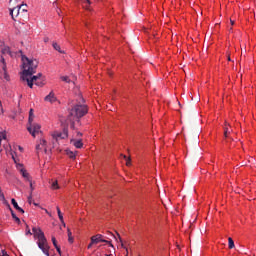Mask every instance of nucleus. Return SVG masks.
<instances>
[{
    "instance_id": "1",
    "label": "nucleus",
    "mask_w": 256,
    "mask_h": 256,
    "mask_svg": "<svg viewBox=\"0 0 256 256\" xmlns=\"http://www.w3.org/2000/svg\"><path fill=\"white\" fill-rule=\"evenodd\" d=\"M88 111L87 105H85V99H83V96H78V102L70 110L68 115V121L71 123L72 129H75V121H78L81 117H85Z\"/></svg>"
},
{
    "instance_id": "6",
    "label": "nucleus",
    "mask_w": 256,
    "mask_h": 256,
    "mask_svg": "<svg viewBox=\"0 0 256 256\" xmlns=\"http://www.w3.org/2000/svg\"><path fill=\"white\" fill-rule=\"evenodd\" d=\"M27 131L30 132L32 137H36V135L41 132V125L33 124V122H31V124H28L27 126Z\"/></svg>"
},
{
    "instance_id": "12",
    "label": "nucleus",
    "mask_w": 256,
    "mask_h": 256,
    "mask_svg": "<svg viewBox=\"0 0 256 256\" xmlns=\"http://www.w3.org/2000/svg\"><path fill=\"white\" fill-rule=\"evenodd\" d=\"M45 101H47L48 103H55L57 102V97L55 96V93L53 91H51L45 98Z\"/></svg>"
},
{
    "instance_id": "27",
    "label": "nucleus",
    "mask_w": 256,
    "mask_h": 256,
    "mask_svg": "<svg viewBox=\"0 0 256 256\" xmlns=\"http://www.w3.org/2000/svg\"><path fill=\"white\" fill-rule=\"evenodd\" d=\"M61 80L64 81V83H71V79H69V76H61Z\"/></svg>"
},
{
    "instance_id": "46",
    "label": "nucleus",
    "mask_w": 256,
    "mask_h": 256,
    "mask_svg": "<svg viewBox=\"0 0 256 256\" xmlns=\"http://www.w3.org/2000/svg\"><path fill=\"white\" fill-rule=\"evenodd\" d=\"M19 151H23V147L19 146L18 147Z\"/></svg>"
},
{
    "instance_id": "30",
    "label": "nucleus",
    "mask_w": 256,
    "mask_h": 256,
    "mask_svg": "<svg viewBox=\"0 0 256 256\" xmlns=\"http://www.w3.org/2000/svg\"><path fill=\"white\" fill-rule=\"evenodd\" d=\"M67 155L70 157V159H75V153H73V151H68Z\"/></svg>"
},
{
    "instance_id": "47",
    "label": "nucleus",
    "mask_w": 256,
    "mask_h": 256,
    "mask_svg": "<svg viewBox=\"0 0 256 256\" xmlns=\"http://www.w3.org/2000/svg\"><path fill=\"white\" fill-rule=\"evenodd\" d=\"M86 2L88 3V5H90V4H91V1H89V0H86Z\"/></svg>"
},
{
    "instance_id": "25",
    "label": "nucleus",
    "mask_w": 256,
    "mask_h": 256,
    "mask_svg": "<svg viewBox=\"0 0 256 256\" xmlns=\"http://www.w3.org/2000/svg\"><path fill=\"white\" fill-rule=\"evenodd\" d=\"M52 46L54 47L55 51H58L59 53H63V51H61V46H59L57 42H54Z\"/></svg>"
},
{
    "instance_id": "44",
    "label": "nucleus",
    "mask_w": 256,
    "mask_h": 256,
    "mask_svg": "<svg viewBox=\"0 0 256 256\" xmlns=\"http://www.w3.org/2000/svg\"><path fill=\"white\" fill-rule=\"evenodd\" d=\"M0 110L3 111V105L1 104V101H0Z\"/></svg>"
},
{
    "instance_id": "10",
    "label": "nucleus",
    "mask_w": 256,
    "mask_h": 256,
    "mask_svg": "<svg viewBox=\"0 0 256 256\" xmlns=\"http://www.w3.org/2000/svg\"><path fill=\"white\" fill-rule=\"evenodd\" d=\"M70 143L76 147V149H83V140L81 138H73Z\"/></svg>"
},
{
    "instance_id": "3",
    "label": "nucleus",
    "mask_w": 256,
    "mask_h": 256,
    "mask_svg": "<svg viewBox=\"0 0 256 256\" xmlns=\"http://www.w3.org/2000/svg\"><path fill=\"white\" fill-rule=\"evenodd\" d=\"M92 243L97 245V243H107L109 247H112V249H115V246H113V243H111V238L109 236H103L102 234H96L91 237Z\"/></svg>"
},
{
    "instance_id": "20",
    "label": "nucleus",
    "mask_w": 256,
    "mask_h": 256,
    "mask_svg": "<svg viewBox=\"0 0 256 256\" xmlns=\"http://www.w3.org/2000/svg\"><path fill=\"white\" fill-rule=\"evenodd\" d=\"M1 53L2 55H9V53H11V49L8 46H5L1 49Z\"/></svg>"
},
{
    "instance_id": "45",
    "label": "nucleus",
    "mask_w": 256,
    "mask_h": 256,
    "mask_svg": "<svg viewBox=\"0 0 256 256\" xmlns=\"http://www.w3.org/2000/svg\"><path fill=\"white\" fill-rule=\"evenodd\" d=\"M231 25H235V21L230 20Z\"/></svg>"
},
{
    "instance_id": "31",
    "label": "nucleus",
    "mask_w": 256,
    "mask_h": 256,
    "mask_svg": "<svg viewBox=\"0 0 256 256\" xmlns=\"http://www.w3.org/2000/svg\"><path fill=\"white\" fill-rule=\"evenodd\" d=\"M106 237H109V239H111V237H113V239H117L116 236H114V234L112 232H107V236Z\"/></svg>"
},
{
    "instance_id": "9",
    "label": "nucleus",
    "mask_w": 256,
    "mask_h": 256,
    "mask_svg": "<svg viewBox=\"0 0 256 256\" xmlns=\"http://www.w3.org/2000/svg\"><path fill=\"white\" fill-rule=\"evenodd\" d=\"M17 7H21L20 19H22V21H27V19H29V14L27 13V4H21Z\"/></svg>"
},
{
    "instance_id": "17",
    "label": "nucleus",
    "mask_w": 256,
    "mask_h": 256,
    "mask_svg": "<svg viewBox=\"0 0 256 256\" xmlns=\"http://www.w3.org/2000/svg\"><path fill=\"white\" fill-rule=\"evenodd\" d=\"M231 131H233V130H231L230 128H229V124H225V127H224V136L225 137H228L229 136V133H231Z\"/></svg>"
},
{
    "instance_id": "15",
    "label": "nucleus",
    "mask_w": 256,
    "mask_h": 256,
    "mask_svg": "<svg viewBox=\"0 0 256 256\" xmlns=\"http://www.w3.org/2000/svg\"><path fill=\"white\" fill-rule=\"evenodd\" d=\"M11 203H12L14 209H16V211H19V213H25V210H23V208L19 207V204L17 203L15 198H12Z\"/></svg>"
},
{
    "instance_id": "34",
    "label": "nucleus",
    "mask_w": 256,
    "mask_h": 256,
    "mask_svg": "<svg viewBox=\"0 0 256 256\" xmlns=\"http://www.w3.org/2000/svg\"><path fill=\"white\" fill-rule=\"evenodd\" d=\"M29 183H30V189H31V195H33V190L35 189L34 187H33V182H31V180L29 181Z\"/></svg>"
},
{
    "instance_id": "50",
    "label": "nucleus",
    "mask_w": 256,
    "mask_h": 256,
    "mask_svg": "<svg viewBox=\"0 0 256 256\" xmlns=\"http://www.w3.org/2000/svg\"><path fill=\"white\" fill-rule=\"evenodd\" d=\"M12 159H15V156L12 155Z\"/></svg>"
},
{
    "instance_id": "5",
    "label": "nucleus",
    "mask_w": 256,
    "mask_h": 256,
    "mask_svg": "<svg viewBox=\"0 0 256 256\" xmlns=\"http://www.w3.org/2000/svg\"><path fill=\"white\" fill-rule=\"evenodd\" d=\"M53 139H55L56 141H59L61 139H67V137H69V130L67 128H64L62 132L59 131H55L52 134Z\"/></svg>"
},
{
    "instance_id": "32",
    "label": "nucleus",
    "mask_w": 256,
    "mask_h": 256,
    "mask_svg": "<svg viewBox=\"0 0 256 256\" xmlns=\"http://www.w3.org/2000/svg\"><path fill=\"white\" fill-rule=\"evenodd\" d=\"M26 235H33V233H31V229H29V225H26Z\"/></svg>"
},
{
    "instance_id": "26",
    "label": "nucleus",
    "mask_w": 256,
    "mask_h": 256,
    "mask_svg": "<svg viewBox=\"0 0 256 256\" xmlns=\"http://www.w3.org/2000/svg\"><path fill=\"white\" fill-rule=\"evenodd\" d=\"M33 109H30L29 111V118H28V123L29 125H31V123H33Z\"/></svg>"
},
{
    "instance_id": "11",
    "label": "nucleus",
    "mask_w": 256,
    "mask_h": 256,
    "mask_svg": "<svg viewBox=\"0 0 256 256\" xmlns=\"http://www.w3.org/2000/svg\"><path fill=\"white\" fill-rule=\"evenodd\" d=\"M10 15L12 19H15V17H21V7H14L10 9Z\"/></svg>"
},
{
    "instance_id": "40",
    "label": "nucleus",
    "mask_w": 256,
    "mask_h": 256,
    "mask_svg": "<svg viewBox=\"0 0 256 256\" xmlns=\"http://www.w3.org/2000/svg\"><path fill=\"white\" fill-rule=\"evenodd\" d=\"M93 245H95V243H93V240H91L90 244L88 245V249H91V247H93Z\"/></svg>"
},
{
    "instance_id": "18",
    "label": "nucleus",
    "mask_w": 256,
    "mask_h": 256,
    "mask_svg": "<svg viewBox=\"0 0 256 256\" xmlns=\"http://www.w3.org/2000/svg\"><path fill=\"white\" fill-rule=\"evenodd\" d=\"M117 236H118V239H119V241L121 243V247L123 249H126V256L129 255V250L127 249V247H125V244H123V239H121V235H119V233H117Z\"/></svg>"
},
{
    "instance_id": "49",
    "label": "nucleus",
    "mask_w": 256,
    "mask_h": 256,
    "mask_svg": "<svg viewBox=\"0 0 256 256\" xmlns=\"http://www.w3.org/2000/svg\"><path fill=\"white\" fill-rule=\"evenodd\" d=\"M228 61H231V57L228 56Z\"/></svg>"
},
{
    "instance_id": "14",
    "label": "nucleus",
    "mask_w": 256,
    "mask_h": 256,
    "mask_svg": "<svg viewBox=\"0 0 256 256\" xmlns=\"http://www.w3.org/2000/svg\"><path fill=\"white\" fill-rule=\"evenodd\" d=\"M0 75L1 77H3V79L9 81V74H7V64H4V66H2V71H0Z\"/></svg>"
},
{
    "instance_id": "16",
    "label": "nucleus",
    "mask_w": 256,
    "mask_h": 256,
    "mask_svg": "<svg viewBox=\"0 0 256 256\" xmlns=\"http://www.w3.org/2000/svg\"><path fill=\"white\" fill-rule=\"evenodd\" d=\"M20 173L22 177L26 179V181H31V178H29V174L27 173V170H25V168H20Z\"/></svg>"
},
{
    "instance_id": "41",
    "label": "nucleus",
    "mask_w": 256,
    "mask_h": 256,
    "mask_svg": "<svg viewBox=\"0 0 256 256\" xmlns=\"http://www.w3.org/2000/svg\"><path fill=\"white\" fill-rule=\"evenodd\" d=\"M44 43H49V37L44 38Z\"/></svg>"
},
{
    "instance_id": "48",
    "label": "nucleus",
    "mask_w": 256,
    "mask_h": 256,
    "mask_svg": "<svg viewBox=\"0 0 256 256\" xmlns=\"http://www.w3.org/2000/svg\"><path fill=\"white\" fill-rule=\"evenodd\" d=\"M33 205H35V206L37 207V205H39V204H37V203L33 202Z\"/></svg>"
},
{
    "instance_id": "39",
    "label": "nucleus",
    "mask_w": 256,
    "mask_h": 256,
    "mask_svg": "<svg viewBox=\"0 0 256 256\" xmlns=\"http://www.w3.org/2000/svg\"><path fill=\"white\" fill-rule=\"evenodd\" d=\"M0 256H9V254H7V252L5 250H3L1 253H0Z\"/></svg>"
},
{
    "instance_id": "43",
    "label": "nucleus",
    "mask_w": 256,
    "mask_h": 256,
    "mask_svg": "<svg viewBox=\"0 0 256 256\" xmlns=\"http://www.w3.org/2000/svg\"><path fill=\"white\" fill-rule=\"evenodd\" d=\"M1 137H2L3 139H7V136H6L4 133H2Z\"/></svg>"
},
{
    "instance_id": "29",
    "label": "nucleus",
    "mask_w": 256,
    "mask_h": 256,
    "mask_svg": "<svg viewBox=\"0 0 256 256\" xmlns=\"http://www.w3.org/2000/svg\"><path fill=\"white\" fill-rule=\"evenodd\" d=\"M34 85H37V87H43V80L42 79H38V81L35 82Z\"/></svg>"
},
{
    "instance_id": "33",
    "label": "nucleus",
    "mask_w": 256,
    "mask_h": 256,
    "mask_svg": "<svg viewBox=\"0 0 256 256\" xmlns=\"http://www.w3.org/2000/svg\"><path fill=\"white\" fill-rule=\"evenodd\" d=\"M52 243L54 245V247H57V239L55 238V236H52Z\"/></svg>"
},
{
    "instance_id": "24",
    "label": "nucleus",
    "mask_w": 256,
    "mask_h": 256,
    "mask_svg": "<svg viewBox=\"0 0 256 256\" xmlns=\"http://www.w3.org/2000/svg\"><path fill=\"white\" fill-rule=\"evenodd\" d=\"M67 233H68V243H73L74 241L73 233H71L70 229L67 230Z\"/></svg>"
},
{
    "instance_id": "35",
    "label": "nucleus",
    "mask_w": 256,
    "mask_h": 256,
    "mask_svg": "<svg viewBox=\"0 0 256 256\" xmlns=\"http://www.w3.org/2000/svg\"><path fill=\"white\" fill-rule=\"evenodd\" d=\"M81 137H83V133L77 132L76 139H81Z\"/></svg>"
},
{
    "instance_id": "13",
    "label": "nucleus",
    "mask_w": 256,
    "mask_h": 256,
    "mask_svg": "<svg viewBox=\"0 0 256 256\" xmlns=\"http://www.w3.org/2000/svg\"><path fill=\"white\" fill-rule=\"evenodd\" d=\"M42 149L47 153V141L43 139L40 140V143L36 146V151H41Z\"/></svg>"
},
{
    "instance_id": "4",
    "label": "nucleus",
    "mask_w": 256,
    "mask_h": 256,
    "mask_svg": "<svg viewBox=\"0 0 256 256\" xmlns=\"http://www.w3.org/2000/svg\"><path fill=\"white\" fill-rule=\"evenodd\" d=\"M37 245L39 249L44 253V255L49 256V243L47 242V238H44L42 240H38Z\"/></svg>"
},
{
    "instance_id": "38",
    "label": "nucleus",
    "mask_w": 256,
    "mask_h": 256,
    "mask_svg": "<svg viewBox=\"0 0 256 256\" xmlns=\"http://www.w3.org/2000/svg\"><path fill=\"white\" fill-rule=\"evenodd\" d=\"M1 63L3 64L2 67H4L5 65H7V64L5 63V58H4L3 56L1 57Z\"/></svg>"
},
{
    "instance_id": "37",
    "label": "nucleus",
    "mask_w": 256,
    "mask_h": 256,
    "mask_svg": "<svg viewBox=\"0 0 256 256\" xmlns=\"http://www.w3.org/2000/svg\"><path fill=\"white\" fill-rule=\"evenodd\" d=\"M55 249H56L57 253H59V255H61V247L55 246Z\"/></svg>"
},
{
    "instance_id": "19",
    "label": "nucleus",
    "mask_w": 256,
    "mask_h": 256,
    "mask_svg": "<svg viewBox=\"0 0 256 256\" xmlns=\"http://www.w3.org/2000/svg\"><path fill=\"white\" fill-rule=\"evenodd\" d=\"M51 189L56 190L59 189V182L57 180L55 181H50Z\"/></svg>"
},
{
    "instance_id": "42",
    "label": "nucleus",
    "mask_w": 256,
    "mask_h": 256,
    "mask_svg": "<svg viewBox=\"0 0 256 256\" xmlns=\"http://www.w3.org/2000/svg\"><path fill=\"white\" fill-rule=\"evenodd\" d=\"M35 77H38V79H41V77H43V74L39 73V74L36 75Z\"/></svg>"
},
{
    "instance_id": "23",
    "label": "nucleus",
    "mask_w": 256,
    "mask_h": 256,
    "mask_svg": "<svg viewBox=\"0 0 256 256\" xmlns=\"http://www.w3.org/2000/svg\"><path fill=\"white\" fill-rule=\"evenodd\" d=\"M228 247H229V249L235 248V242L233 241V238H231V237L228 238Z\"/></svg>"
},
{
    "instance_id": "36",
    "label": "nucleus",
    "mask_w": 256,
    "mask_h": 256,
    "mask_svg": "<svg viewBox=\"0 0 256 256\" xmlns=\"http://www.w3.org/2000/svg\"><path fill=\"white\" fill-rule=\"evenodd\" d=\"M33 201V194L30 193V195L28 196V203H32Z\"/></svg>"
},
{
    "instance_id": "22",
    "label": "nucleus",
    "mask_w": 256,
    "mask_h": 256,
    "mask_svg": "<svg viewBox=\"0 0 256 256\" xmlns=\"http://www.w3.org/2000/svg\"><path fill=\"white\" fill-rule=\"evenodd\" d=\"M10 211H11L12 219H14V221H16V223H18V224L21 223V219H19V217H17L15 212L12 209H10Z\"/></svg>"
},
{
    "instance_id": "28",
    "label": "nucleus",
    "mask_w": 256,
    "mask_h": 256,
    "mask_svg": "<svg viewBox=\"0 0 256 256\" xmlns=\"http://www.w3.org/2000/svg\"><path fill=\"white\" fill-rule=\"evenodd\" d=\"M123 158L126 160V165H127V167H130V165H131V158H127V156H123Z\"/></svg>"
},
{
    "instance_id": "21",
    "label": "nucleus",
    "mask_w": 256,
    "mask_h": 256,
    "mask_svg": "<svg viewBox=\"0 0 256 256\" xmlns=\"http://www.w3.org/2000/svg\"><path fill=\"white\" fill-rule=\"evenodd\" d=\"M56 209H57L58 217H59L61 223H63V225L65 227V221L63 220V214L61 213V209L59 207H57Z\"/></svg>"
},
{
    "instance_id": "2",
    "label": "nucleus",
    "mask_w": 256,
    "mask_h": 256,
    "mask_svg": "<svg viewBox=\"0 0 256 256\" xmlns=\"http://www.w3.org/2000/svg\"><path fill=\"white\" fill-rule=\"evenodd\" d=\"M23 61V72L22 76H25L27 78V75H33L37 71V67L39 65V62L37 60H31L25 56H22Z\"/></svg>"
},
{
    "instance_id": "7",
    "label": "nucleus",
    "mask_w": 256,
    "mask_h": 256,
    "mask_svg": "<svg viewBox=\"0 0 256 256\" xmlns=\"http://www.w3.org/2000/svg\"><path fill=\"white\" fill-rule=\"evenodd\" d=\"M22 80L27 82L28 87H30V89H33V83H37L39 81V76H32L31 75H25L22 76Z\"/></svg>"
},
{
    "instance_id": "8",
    "label": "nucleus",
    "mask_w": 256,
    "mask_h": 256,
    "mask_svg": "<svg viewBox=\"0 0 256 256\" xmlns=\"http://www.w3.org/2000/svg\"><path fill=\"white\" fill-rule=\"evenodd\" d=\"M32 231H33L35 239H38V241L46 239L45 233H43V230H41V228L33 227Z\"/></svg>"
}]
</instances>
